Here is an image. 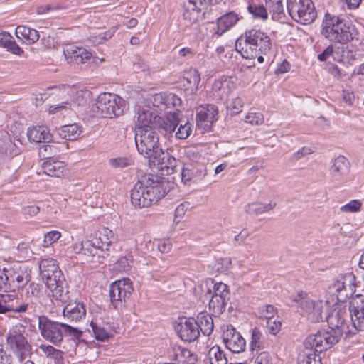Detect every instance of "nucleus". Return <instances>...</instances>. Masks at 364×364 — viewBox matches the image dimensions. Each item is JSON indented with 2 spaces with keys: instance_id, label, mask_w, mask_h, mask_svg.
Wrapping results in <instances>:
<instances>
[{
  "instance_id": "obj_1",
  "label": "nucleus",
  "mask_w": 364,
  "mask_h": 364,
  "mask_svg": "<svg viewBox=\"0 0 364 364\" xmlns=\"http://www.w3.org/2000/svg\"><path fill=\"white\" fill-rule=\"evenodd\" d=\"M182 101L173 93H166L164 109L176 108V112H168L165 117L153 113L150 108H141L137 113L134 126V136H166L171 135L179 123V107Z\"/></svg>"
},
{
  "instance_id": "obj_2",
  "label": "nucleus",
  "mask_w": 364,
  "mask_h": 364,
  "mask_svg": "<svg viewBox=\"0 0 364 364\" xmlns=\"http://www.w3.org/2000/svg\"><path fill=\"white\" fill-rule=\"evenodd\" d=\"M346 316L347 314L345 310H333L326 317L329 330L319 331L315 334L309 335L307 337V345L309 346L311 345L316 346L318 351H326L338 343L343 334L346 337L355 336V334L347 333L348 330H354V328L352 326L351 328H349L347 326Z\"/></svg>"
},
{
  "instance_id": "obj_3",
  "label": "nucleus",
  "mask_w": 364,
  "mask_h": 364,
  "mask_svg": "<svg viewBox=\"0 0 364 364\" xmlns=\"http://www.w3.org/2000/svg\"><path fill=\"white\" fill-rule=\"evenodd\" d=\"M167 181L155 175L143 176L130 191L132 204L139 208L156 203L167 193Z\"/></svg>"
},
{
  "instance_id": "obj_4",
  "label": "nucleus",
  "mask_w": 364,
  "mask_h": 364,
  "mask_svg": "<svg viewBox=\"0 0 364 364\" xmlns=\"http://www.w3.org/2000/svg\"><path fill=\"white\" fill-rule=\"evenodd\" d=\"M357 29L352 23L326 13L321 23V35L334 43L346 44L355 38Z\"/></svg>"
},
{
  "instance_id": "obj_5",
  "label": "nucleus",
  "mask_w": 364,
  "mask_h": 364,
  "mask_svg": "<svg viewBox=\"0 0 364 364\" xmlns=\"http://www.w3.org/2000/svg\"><path fill=\"white\" fill-rule=\"evenodd\" d=\"M235 47L242 57L253 58L257 55H249L248 50H257L262 55H267L272 48V41L269 36L260 30L252 29L247 31L244 36L238 38L235 42Z\"/></svg>"
},
{
  "instance_id": "obj_6",
  "label": "nucleus",
  "mask_w": 364,
  "mask_h": 364,
  "mask_svg": "<svg viewBox=\"0 0 364 364\" xmlns=\"http://www.w3.org/2000/svg\"><path fill=\"white\" fill-rule=\"evenodd\" d=\"M38 328L41 336L48 341L56 345L62 341L63 334L79 339L82 331L67 323L53 321L45 316L38 317Z\"/></svg>"
},
{
  "instance_id": "obj_7",
  "label": "nucleus",
  "mask_w": 364,
  "mask_h": 364,
  "mask_svg": "<svg viewBox=\"0 0 364 364\" xmlns=\"http://www.w3.org/2000/svg\"><path fill=\"white\" fill-rule=\"evenodd\" d=\"M96 106L98 113L105 118H112L122 115L127 109V103L123 98L109 92L99 95Z\"/></svg>"
},
{
  "instance_id": "obj_8",
  "label": "nucleus",
  "mask_w": 364,
  "mask_h": 364,
  "mask_svg": "<svg viewBox=\"0 0 364 364\" xmlns=\"http://www.w3.org/2000/svg\"><path fill=\"white\" fill-rule=\"evenodd\" d=\"M287 8L291 18L303 25L311 24L317 18L312 0H287Z\"/></svg>"
},
{
  "instance_id": "obj_9",
  "label": "nucleus",
  "mask_w": 364,
  "mask_h": 364,
  "mask_svg": "<svg viewBox=\"0 0 364 364\" xmlns=\"http://www.w3.org/2000/svg\"><path fill=\"white\" fill-rule=\"evenodd\" d=\"M23 333L21 326H16L9 330L6 336L7 345L19 362L23 361L31 354V346Z\"/></svg>"
},
{
  "instance_id": "obj_10",
  "label": "nucleus",
  "mask_w": 364,
  "mask_h": 364,
  "mask_svg": "<svg viewBox=\"0 0 364 364\" xmlns=\"http://www.w3.org/2000/svg\"><path fill=\"white\" fill-rule=\"evenodd\" d=\"M289 306L298 309H300L302 313L309 314L315 322L323 320V301H315L306 292L300 291L295 295L291 299Z\"/></svg>"
},
{
  "instance_id": "obj_11",
  "label": "nucleus",
  "mask_w": 364,
  "mask_h": 364,
  "mask_svg": "<svg viewBox=\"0 0 364 364\" xmlns=\"http://www.w3.org/2000/svg\"><path fill=\"white\" fill-rule=\"evenodd\" d=\"M217 0H188L183 3V16L191 23L205 19L208 6Z\"/></svg>"
},
{
  "instance_id": "obj_12",
  "label": "nucleus",
  "mask_w": 364,
  "mask_h": 364,
  "mask_svg": "<svg viewBox=\"0 0 364 364\" xmlns=\"http://www.w3.org/2000/svg\"><path fill=\"white\" fill-rule=\"evenodd\" d=\"M349 311L354 330H348L347 333L364 331V295L356 294L350 299Z\"/></svg>"
},
{
  "instance_id": "obj_13",
  "label": "nucleus",
  "mask_w": 364,
  "mask_h": 364,
  "mask_svg": "<svg viewBox=\"0 0 364 364\" xmlns=\"http://www.w3.org/2000/svg\"><path fill=\"white\" fill-rule=\"evenodd\" d=\"M218 107L213 105H200L196 112V129L198 134L211 130L213 123L217 120Z\"/></svg>"
},
{
  "instance_id": "obj_14",
  "label": "nucleus",
  "mask_w": 364,
  "mask_h": 364,
  "mask_svg": "<svg viewBox=\"0 0 364 364\" xmlns=\"http://www.w3.org/2000/svg\"><path fill=\"white\" fill-rule=\"evenodd\" d=\"M133 291L132 282L129 278H124L112 283L109 287V296L115 308L126 302Z\"/></svg>"
},
{
  "instance_id": "obj_15",
  "label": "nucleus",
  "mask_w": 364,
  "mask_h": 364,
  "mask_svg": "<svg viewBox=\"0 0 364 364\" xmlns=\"http://www.w3.org/2000/svg\"><path fill=\"white\" fill-rule=\"evenodd\" d=\"M63 54L68 63L74 67L87 66L93 60L92 53L82 47L69 46L64 48Z\"/></svg>"
},
{
  "instance_id": "obj_16",
  "label": "nucleus",
  "mask_w": 364,
  "mask_h": 364,
  "mask_svg": "<svg viewBox=\"0 0 364 364\" xmlns=\"http://www.w3.org/2000/svg\"><path fill=\"white\" fill-rule=\"evenodd\" d=\"M114 239V235L112 230L107 228H102L98 230L95 235L89 240H87V245H91L93 252L95 255L101 256L98 251L104 252L108 251L110 245ZM102 257H105V255H102Z\"/></svg>"
},
{
  "instance_id": "obj_17",
  "label": "nucleus",
  "mask_w": 364,
  "mask_h": 364,
  "mask_svg": "<svg viewBox=\"0 0 364 364\" xmlns=\"http://www.w3.org/2000/svg\"><path fill=\"white\" fill-rule=\"evenodd\" d=\"M222 338L225 347L234 353H241L245 349V340L232 325L224 328Z\"/></svg>"
},
{
  "instance_id": "obj_18",
  "label": "nucleus",
  "mask_w": 364,
  "mask_h": 364,
  "mask_svg": "<svg viewBox=\"0 0 364 364\" xmlns=\"http://www.w3.org/2000/svg\"><path fill=\"white\" fill-rule=\"evenodd\" d=\"M39 268L43 281L46 284L53 285L55 280L64 277L59 269L57 262L53 258L43 259L40 262Z\"/></svg>"
},
{
  "instance_id": "obj_19",
  "label": "nucleus",
  "mask_w": 364,
  "mask_h": 364,
  "mask_svg": "<svg viewBox=\"0 0 364 364\" xmlns=\"http://www.w3.org/2000/svg\"><path fill=\"white\" fill-rule=\"evenodd\" d=\"M138 151L149 159L163 154V150L159 146V138H134Z\"/></svg>"
},
{
  "instance_id": "obj_20",
  "label": "nucleus",
  "mask_w": 364,
  "mask_h": 364,
  "mask_svg": "<svg viewBox=\"0 0 364 364\" xmlns=\"http://www.w3.org/2000/svg\"><path fill=\"white\" fill-rule=\"evenodd\" d=\"M7 291H15L27 284L29 276L19 267L6 268Z\"/></svg>"
},
{
  "instance_id": "obj_21",
  "label": "nucleus",
  "mask_w": 364,
  "mask_h": 364,
  "mask_svg": "<svg viewBox=\"0 0 364 364\" xmlns=\"http://www.w3.org/2000/svg\"><path fill=\"white\" fill-rule=\"evenodd\" d=\"M178 336L184 341L191 342L195 341L200 335L198 325L193 318L181 321L175 327Z\"/></svg>"
},
{
  "instance_id": "obj_22",
  "label": "nucleus",
  "mask_w": 364,
  "mask_h": 364,
  "mask_svg": "<svg viewBox=\"0 0 364 364\" xmlns=\"http://www.w3.org/2000/svg\"><path fill=\"white\" fill-rule=\"evenodd\" d=\"M207 174L204 164L198 163L185 164L181 171V181L184 184L191 181L202 180Z\"/></svg>"
},
{
  "instance_id": "obj_23",
  "label": "nucleus",
  "mask_w": 364,
  "mask_h": 364,
  "mask_svg": "<svg viewBox=\"0 0 364 364\" xmlns=\"http://www.w3.org/2000/svg\"><path fill=\"white\" fill-rule=\"evenodd\" d=\"M350 164L343 156H338L332 161L329 171L333 181H342L350 172Z\"/></svg>"
},
{
  "instance_id": "obj_24",
  "label": "nucleus",
  "mask_w": 364,
  "mask_h": 364,
  "mask_svg": "<svg viewBox=\"0 0 364 364\" xmlns=\"http://www.w3.org/2000/svg\"><path fill=\"white\" fill-rule=\"evenodd\" d=\"M150 164L159 171H161L162 174L170 175L175 171L176 160L169 153L163 151V154L156 156L153 159H151Z\"/></svg>"
},
{
  "instance_id": "obj_25",
  "label": "nucleus",
  "mask_w": 364,
  "mask_h": 364,
  "mask_svg": "<svg viewBox=\"0 0 364 364\" xmlns=\"http://www.w3.org/2000/svg\"><path fill=\"white\" fill-rule=\"evenodd\" d=\"M201 289L204 292V296L230 298L229 287L223 282L214 283L213 279H209L201 285Z\"/></svg>"
},
{
  "instance_id": "obj_26",
  "label": "nucleus",
  "mask_w": 364,
  "mask_h": 364,
  "mask_svg": "<svg viewBox=\"0 0 364 364\" xmlns=\"http://www.w3.org/2000/svg\"><path fill=\"white\" fill-rule=\"evenodd\" d=\"M307 338L304 342V349L299 355L298 364H321L319 353L323 351L317 350L316 346L307 345Z\"/></svg>"
},
{
  "instance_id": "obj_27",
  "label": "nucleus",
  "mask_w": 364,
  "mask_h": 364,
  "mask_svg": "<svg viewBox=\"0 0 364 364\" xmlns=\"http://www.w3.org/2000/svg\"><path fill=\"white\" fill-rule=\"evenodd\" d=\"M242 18L235 11H229L217 19V30L215 34L220 36L232 28Z\"/></svg>"
},
{
  "instance_id": "obj_28",
  "label": "nucleus",
  "mask_w": 364,
  "mask_h": 364,
  "mask_svg": "<svg viewBox=\"0 0 364 364\" xmlns=\"http://www.w3.org/2000/svg\"><path fill=\"white\" fill-rule=\"evenodd\" d=\"M63 314L64 318L70 321H80L85 317V306L81 302L69 303L64 307Z\"/></svg>"
},
{
  "instance_id": "obj_29",
  "label": "nucleus",
  "mask_w": 364,
  "mask_h": 364,
  "mask_svg": "<svg viewBox=\"0 0 364 364\" xmlns=\"http://www.w3.org/2000/svg\"><path fill=\"white\" fill-rule=\"evenodd\" d=\"M52 284L53 285L46 284L52 293V297L62 303H66L69 299V291L65 277L55 280Z\"/></svg>"
},
{
  "instance_id": "obj_30",
  "label": "nucleus",
  "mask_w": 364,
  "mask_h": 364,
  "mask_svg": "<svg viewBox=\"0 0 364 364\" xmlns=\"http://www.w3.org/2000/svg\"><path fill=\"white\" fill-rule=\"evenodd\" d=\"M90 327L94 337L96 340L105 342L109 340L113 335V330L112 326L108 323L97 322V321H92L90 322Z\"/></svg>"
},
{
  "instance_id": "obj_31",
  "label": "nucleus",
  "mask_w": 364,
  "mask_h": 364,
  "mask_svg": "<svg viewBox=\"0 0 364 364\" xmlns=\"http://www.w3.org/2000/svg\"><path fill=\"white\" fill-rule=\"evenodd\" d=\"M43 172L52 177H60L65 171V164L63 161L54 160L49 157L42 164Z\"/></svg>"
},
{
  "instance_id": "obj_32",
  "label": "nucleus",
  "mask_w": 364,
  "mask_h": 364,
  "mask_svg": "<svg viewBox=\"0 0 364 364\" xmlns=\"http://www.w3.org/2000/svg\"><path fill=\"white\" fill-rule=\"evenodd\" d=\"M0 301L4 305L9 306V312L22 313L26 312L28 308V304L20 303L15 294H5L0 295Z\"/></svg>"
},
{
  "instance_id": "obj_33",
  "label": "nucleus",
  "mask_w": 364,
  "mask_h": 364,
  "mask_svg": "<svg viewBox=\"0 0 364 364\" xmlns=\"http://www.w3.org/2000/svg\"><path fill=\"white\" fill-rule=\"evenodd\" d=\"M207 300H209V309L213 314L220 315L225 311L227 304L230 298H225L215 296H204Z\"/></svg>"
},
{
  "instance_id": "obj_34",
  "label": "nucleus",
  "mask_w": 364,
  "mask_h": 364,
  "mask_svg": "<svg viewBox=\"0 0 364 364\" xmlns=\"http://www.w3.org/2000/svg\"><path fill=\"white\" fill-rule=\"evenodd\" d=\"M0 47L6 48L15 55H20L23 52L13 37L8 32L3 31H0Z\"/></svg>"
},
{
  "instance_id": "obj_35",
  "label": "nucleus",
  "mask_w": 364,
  "mask_h": 364,
  "mask_svg": "<svg viewBox=\"0 0 364 364\" xmlns=\"http://www.w3.org/2000/svg\"><path fill=\"white\" fill-rule=\"evenodd\" d=\"M196 323L198 325V331L203 335L209 336L214 328L213 320L210 315L200 312L197 316Z\"/></svg>"
},
{
  "instance_id": "obj_36",
  "label": "nucleus",
  "mask_w": 364,
  "mask_h": 364,
  "mask_svg": "<svg viewBox=\"0 0 364 364\" xmlns=\"http://www.w3.org/2000/svg\"><path fill=\"white\" fill-rule=\"evenodd\" d=\"M230 91L229 82L227 79L217 80L213 85V92L217 100H224L228 96Z\"/></svg>"
},
{
  "instance_id": "obj_37",
  "label": "nucleus",
  "mask_w": 364,
  "mask_h": 364,
  "mask_svg": "<svg viewBox=\"0 0 364 364\" xmlns=\"http://www.w3.org/2000/svg\"><path fill=\"white\" fill-rule=\"evenodd\" d=\"M265 4L273 20L279 21L284 16L282 0H265Z\"/></svg>"
},
{
  "instance_id": "obj_38",
  "label": "nucleus",
  "mask_w": 364,
  "mask_h": 364,
  "mask_svg": "<svg viewBox=\"0 0 364 364\" xmlns=\"http://www.w3.org/2000/svg\"><path fill=\"white\" fill-rule=\"evenodd\" d=\"M247 11L254 18L263 21L268 18L267 7L257 1L250 2L247 6Z\"/></svg>"
},
{
  "instance_id": "obj_39",
  "label": "nucleus",
  "mask_w": 364,
  "mask_h": 364,
  "mask_svg": "<svg viewBox=\"0 0 364 364\" xmlns=\"http://www.w3.org/2000/svg\"><path fill=\"white\" fill-rule=\"evenodd\" d=\"M136 249L143 254L153 252L156 247V242L152 241L149 235L139 236L136 240Z\"/></svg>"
},
{
  "instance_id": "obj_40",
  "label": "nucleus",
  "mask_w": 364,
  "mask_h": 364,
  "mask_svg": "<svg viewBox=\"0 0 364 364\" xmlns=\"http://www.w3.org/2000/svg\"><path fill=\"white\" fill-rule=\"evenodd\" d=\"M276 206V203L270 201L267 204L261 203H252L245 207V211L250 214H261L272 210Z\"/></svg>"
},
{
  "instance_id": "obj_41",
  "label": "nucleus",
  "mask_w": 364,
  "mask_h": 364,
  "mask_svg": "<svg viewBox=\"0 0 364 364\" xmlns=\"http://www.w3.org/2000/svg\"><path fill=\"white\" fill-rule=\"evenodd\" d=\"M44 140L43 141H41V139L39 140H35L33 138H14V141H11V138H7L8 141H9V148H6L5 149V152L7 153L8 152V149L9 150L10 153H15L16 154V151L14 150V147H18V144H21V145H23V144H27V143H30V144H32V143H35L36 144H41V143H43V144H45V143H46V139L47 138H43ZM47 143H49V141H47Z\"/></svg>"
},
{
  "instance_id": "obj_42",
  "label": "nucleus",
  "mask_w": 364,
  "mask_h": 364,
  "mask_svg": "<svg viewBox=\"0 0 364 364\" xmlns=\"http://www.w3.org/2000/svg\"><path fill=\"white\" fill-rule=\"evenodd\" d=\"M210 364H227L228 359L224 352L218 346H213L208 352Z\"/></svg>"
},
{
  "instance_id": "obj_43",
  "label": "nucleus",
  "mask_w": 364,
  "mask_h": 364,
  "mask_svg": "<svg viewBox=\"0 0 364 364\" xmlns=\"http://www.w3.org/2000/svg\"><path fill=\"white\" fill-rule=\"evenodd\" d=\"M40 349L45 353L46 357L50 358L56 362H59L63 359V352L55 348L52 346L41 345Z\"/></svg>"
},
{
  "instance_id": "obj_44",
  "label": "nucleus",
  "mask_w": 364,
  "mask_h": 364,
  "mask_svg": "<svg viewBox=\"0 0 364 364\" xmlns=\"http://www.w3.org/2000/svg\"><path fill=\"white\" fill-rule=\"evenodd\" d=\"M59 135L61 136H70L73 135H80L82 133V128L77 124H71L63 126L60 129Z\"/></svg>"
},
{
  "instance_id": "obj_45",
  "label": "nucleus",
  "mask_w": 364,
  "mask_h": 364,
  "mask_svg": "<svg viewBox=\"0 0 364 364\" xmlns=\"http://www.w3.org/2000/svg\"><path fill=\"white\" fill-rule=\"evenodd\" d=\"M258 313L260 318L268 321L274 318L277 311L272 305L264 304L258 308Z\"/></svg>"
},
{
  "instance_id": "obj_46",
  "label": "nucleus",
  "mask_w": 364,
  "mask_h": 364,
  "mask_svg": "<svg viewBox=\"0 0 364 364\" xmlns=\"http://www.w3.org/2000/svg\"><path fill=\"white\" fill-rule=\"evenodd\" d=\"M245 122L252 125H261L264 122V115L259 112L250 111L245 116Z\"/></svg>"
},
{
  "instance_id": "obj_47",
  "label": "nucleus",
  "mask_w": 364,
  "mask_h": 364,
  "mask_svg": "<svg viewBox=\"0 0 364 364\" xmlns=\"http://www.w3.org/2000/svg\"><path fill=\"white\" fill-rule=\"evenodd\" d=\"M243 100L239 97L233 98L227 105V109L230 112V114L235 115L242 112L243 107Z\"/></svg>"
},
{
  "instance_id": "obj_48",
  "label": "nucleus",
  "mask_w": 364,
  "mask_h": 364,
  "mask_svg": "<svg viewBox=\"0 0 364 364\" xmlns=\"http://www.w3.org/2000/svg\"><path fill=\"white\" fill-rule=\"evenodd\" d=\"M73 248L75 253H82L85 255L91 257H94L95 255V252H93L91 245H87V240L75 244Z\"/></svg>"
},
{
  "instance_id": "obj_49",
  "label": "nucleus",
  "mask_w": 364,
  "mask_h": 364,
  "mask_svg": "<svg viewBox=\"0 0 364 364\" xmlns=\"http://www.w3.org/2000/svg\"><path fill=\"white\" fill-rule=\"evenodd\" d=\"M48 134H50V131L43 125L31 127L27 132V136H46Z\"/></svg>"
},
{
  "instance_id": "obj_50",
  "label": "nucleus",
  "mask_w": 364,
  "mask_h": 364,
  "mask_svg": "<svg viewBox=\"0 0 364 364\" xmlns=\"http://www.w3.org/2000/svg\"><path fill=\"white\" fill-rule=\"evenodd\" d=\"M133 262L132 257H122L116 262L115 268L120 272H127L129 270L131 264Z\"/></svg>"
},
{
  "instance_id": "obj_51",
  "label": "nucleus",
  "mask_w": 364,
  "mask_h": 364,
  "mask_svg": "<svg viewBox=\"0 0 364 364\" xmlns=\"http://www.w3.org/2000/svg\"><path fill=\"white\" fill-rule=\"evenodd\" d=\"M60 237H61V233L59 231L52 230V231L48 232L44 235V240H43V247H47L50 246V245L53 244L57 240H58Z\"/></svg>"
},
{
  "instance_id": "obj_52",
  "label": "nucleus",
  "mask_w": 364,
  "mask_h": 364,
  "mask_svg": "<svg viewBox=\"0 0 364 364\" xmlns=\"http://www.w3.org/2000/svg\"><path fill=\"white\" fill-rule=\"evenodd\" d=\"M184 77L190 85H192L196 89L198 88L200 81V75L198 71L196 70H191L186 73Z\"/></svg>"
},
{
  "instance_id": "obj_53",
  "label": "nucleus",
  "mask_w": 364,
  "mask_h": 364,
  "mask_svg": "<svg viewBox=\"0 0 364 364\" xmlns=\"http://www.w3.org/2000/svg\"><path fill=\"white\" fill-rule=\"evenodd\" d=\"M261 333L257 328H254L252 330L251 341L250 343V348L252 351L260 348L259 340L261 338Z\"/></svg>"
},
{
  "instance_id": "obj_54",
  "label": "nucleus",
  "mask_w": 364,
  "mask_h": 364,
  "mask_svg": "<svg viewBox=\"0 0 364 364\" xmlns=\"http://www.w3.org/2000/svg\"><path fill=\"white\" fill-rule=\"evenodd\" d=\"M361 208V203L358 200H353L348 203L341 207V210L343 212L355 213L358 211Z\"/></svg>"
},
{
  "instance_id": "obj_55",
  "label": "nucleus",
  "mask_w": 364,
  "mask_h": 364,
  "mask_svg": "<svg viewBox=\"0 0 364 364\" xmlns=\"http://www.w3.org/2000/svg\"><path fill=\"white\" fill-rule=\"evenodd\" d=\"M282 323L280 320L272 319L267 321V331L272 335H276L281 329Z\"/></svg>"
},
{
  "instance_id": "obj_56",
  "label": "nucleus",
  "mask_w": 364,
  "mask_h": 364,
  "mask_svg": "<svg viewBox=\"0 0 364 364\" xmlns=\"http://www.w3.org/2000/svg\"><path fill=\"white\" fill-rule=\"evenodd\" d=\"M31 29L32 28L25 26H18L16 29V37L27 42L28 40V36H30Z\"/></svg>"
},
{
  "instance_id": "obj_57",
  "label": "nucleus",
  "mask_w": 364,
  "mask_h": 364,
  "mask_svg": "<svg viewBox=\"0 0 364 364\" xmlns=\"http://www.w3.org/2000/svg\"><path fill=\"white\" fill-rule=\"evenodd\" d=\"M166 97V92H160L153 96L152 103L154 107H158L161 110L164 109V102Z\"/></svg>"
},
{
  "instance_id": "obj_58",
  "label": "nucleus",
  "mask_w": 364,
  "mask_h": 364,
  "mask_svg": "<svg viewBox=\"0 0 364 364\" xmlns=\"http://www.w3.org/2000/svg\"><path fill=\"white\" fill-rule=\"evenodd\" d=\"M346 57L348 60V63L353 60H361L364 58V50H361L357 48L355 50H348L346 52Z\"/></svg>"
},
{
  "instance_id": "obj_59",
  "label": "nucleus",
  "mask_w": 364,
  "mask_h": 364,
  "mask_svg": "<svg viewBox=\"0 0 364 364\" xmlns=\"http://www.w3.org/2000/svg\"><path fill=\"white\" fill-rule=\"evenodd\" d=\"M192 132V125L188 122H186L183 125L181 124L176 132L175 136H189Z\"/></svg>"
},
{
  "instance_id": "obj_60",
  "label": "nucleus",
  "mask_w": 364,
  "mask_h": 364,
  "mask_svg": "<svg viewBox=\"0 0 364 364\" xmlns=\"http://www.w3.org/2000/svg\"><path fill=\"white\" fill-rule=\"evenodd\" d=\"M109 164L114 168H124L128 166L130 163L127 158H116L109 159Z\"/></svg>"
},
{
  "instance_id": "obj_61",
  "label": "nucleus",
  "mask_w": 364,
  "mask_h": 364,
  "mask_svg": "<svg viewBox=\"0 0 364 364\" xmlns=\"http://www.w3.org/2000/svg\"><path fill=\"white\" fill-rule=\"evenodd\" d=\"M53 146L48 144H42L39 146L38 151L39 155L43 156L45 158L49 159L50 157L49 155L53 153Z\"/></svg>"
},
{
  "instance_id": "obj_62",
  "label": "nucleus",
  "mask_w": 364,
  "mask_h": 364,
  "mask_svg": "<svg viewBox=\"0 0 364 364\" xmlns=\"http://www.w3.org/2000/svg\"><path fill=\"white\" fill-rule=\"evenodd\" d=\"M156 247L161 252L165 253L171 250V244L168 240H164L156 243Z\"/></svg>"
},
{
  "instance_id": "obj_63",
  "label": "nucleus",
  "mask_w": 364,
  "mask_h": 364,
  "mask_svg": "<svg viewBox=\"0 0 364 364\" xmlns=\"http://www.w3.org/2000/svg\"><path fill=\"white\" fill-rule=\"evenodd\" d=\"M269 355L267 352L260 353L255 358V364H269Z\"/></svg>"
},
{
  "instance_id": "obj_64",
  "label": "nucleus",
  "mask_w": 364,
  "mask_h": 364,
  "mask_svg": "<svg viewBox=\"0 0 364 364\" xmlns=\"http://www.w3.org/2000/svg\"><path fill=\"white\" fill-rule=\"evenodd\" d=\"M41 285L36 283H31L29 285L27 293L33 296L37 297L41 293Z\"/></svg>"
}]
</instances>
